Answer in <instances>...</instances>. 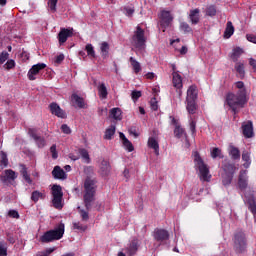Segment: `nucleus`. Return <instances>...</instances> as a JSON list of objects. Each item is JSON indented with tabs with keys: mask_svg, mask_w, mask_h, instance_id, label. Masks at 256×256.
I'll return each mask as SVG.
<instances>
[{
	"mask_svg": "<svg viewBox=\"0 0 256 256\" xmlns=\"http://www.w3.org/2000/svg\"><path fill=\"white\" fill-rule=\"evenodd\" d=\"M226 103L230 109L234 112V115L239 113V109H243L247 103V95L245 91L237 92L236 94L230 92L226 95Z\"/></svg>",
	"mask_w": 256,
	"mask_h": 256,
	"instance_id": "nucleus-1",
	"label": "nucleus"
},
{
	"mask_svg": "<svg viewBox=\"0 0 256 256\" xmlns=\"http://www.w3.org/2000/svg\"><path fill=\"white\" fill-rule=\"evenodd\" d=\"M192 157L194 161V168H195V171L198 172L200 181H205L209 183V181H211L209 166L205 164V161H203V158H201V155L199 154V152L194 151L192 153Z\"/></svg>",
	"mask_w": 256,
	"mask_h": 256,
	"instance_id": "nucleus-2",
	"label": "nucleus"
},
{
	"mask_svg": "<svg viewBox=\"0 0 256 256\" xmlns=\"http://www.w3.org/2000/svg\"><path fill=\"white\" fill-rule=\"evenodd\" d=\"M96 181L91 178H86L84 182V205L89 211L91 209V203L95 201V193L97 191Z\"/></svg>",
	"mask_w": 256,
	"mask_h": 256,
	"instance_id": "nucleus-3",
	"label": "nucleus"
},
{
	"mask_svg": "<svg viewBox=\"0 0 256 256\" xmlns=\"http://www.w3.org/2000/svg\"><path fill=\"white\" fill-rule=\"evenodd\" d=\"M63 235H65V224H58L55 229L46 231L40 238V243H53V241H59V239H63Z\"/></svg>",
	"mask_w": 256,
	"mask_h": 256,
	"instance_id": "nucleus-4",
	"label": "nucleus"
},
{
	"mask_svg": "<svg viewBox=\"0 0 256 256\" xmlns=\"http://www.w3.org/2000/svg\"><path fill=\"white\" fill-rule=\"evenodd\" d=\"M147 43V39L145 38V30L141 28V26L136 27V31L132 37V44L138 51H144Z\"/></svg>",
	"mask_w": 256,
	"mask_h": 256,
	"instance_id": "nucleus-5",
	"label": "nucleus"
},
{
	"mask_svg": "<svg viewBox=\"0 0 256 256\" xmlns=\"http://www.w3.org/2000/svg\"><path fill=\"white\" fill-rule=\"evenodd\" d=\"M52 203L55 209H63V189L59 185L52 187Z\"/></svg>",
	"mask_w": 256,
	"mask_h": 256,
	"instance_id": "nucleus-6",
	"label": "nucleus"
},
{
	"mask_svg": "<svg viewBox=\"0 0 256 256\" xmlns=\"http://www.w3.org/2000/svg\"><path fill=\"white\" fill-rule=\"evenodd\" d=\"M159 19V25L163 32H165L168 27H171V23H173V16L171 15V12L167 10H162L160 12Z\"/></svg>",
	"mask_w": 256,
	"mask_h": 256,
	"instance_id": "nucleus-7",
	"label": "nucleus"
},
{
	"mask_svg": "<svg viewBox=\"0 0 256 256\" xmlns=\"http://www.w3.org/2000/svg\"><path fill=\"white\" fill-rule=\"evenodd\" d=\"M234 245L238 253H243V251H245L247 247V242L245 240V234L243 232H239L235 235Z\"/></svg>",
	"mask_w": 256,
	"mask_h": 256,
	"instance_id": "nucleus-8",
	"label": "nucleus"
},
{
	"mask_svg": "<svg viewBox=\"0 0 256 256\" xmlns=\"http://www.w3.org/2000/svg\"><path fill=\"white\" fill-rule=\"evenodd\" d=\"M249 187V176L247 175V170H241L238 176V189L245 193Z\"/></svg>",
	"mask_w": 256,
	"mask_h": 256,
	"instance_id": "nucleus-9",
	"label": "nucleus"
},
{
	"mask_svg": "<svg viewBox=\"0 0 256 256\" xmlns=\"http://www.w3.org/2000/svg\"><path fill=\"white\" fill-rule=\"evenodd\" d=\"M45 67H47V64L45 63H38L33 65L27 73L29 81H35V79H37L38 74L41 73V71H43Z\"/></svg>",
	"mask_w": 256,
	"mask_h": 256,
	"instance_id": "nucleus-10",
	"label": "nucleus"
},
{
	"mask_svg": "<svg viewBox=\"0 0 256 256\" xmlns=\"http://www.w3.org/2000/svg\"><path fill=\"white\" fill-rule=\"evenodd\" d=\"M172 85L177 89L178 96L181 99L183 95V91H181V89H183V77L180 76L179 72L174 71L172 73Z\"/></svg>",
	"mask_w": 256,
	"mask_h": 256,
	"instance_id": "nucleus-11",
	"label": "nucleus"
},
{
	"mask_svg": "<svg viewBox=\"0 0 256 256\" xmlns=\"http://www.w3.org/2000/svg\"><path fill=\"white\" fill-rule=\"evenodd\" d=\"M28 134L32 139H34V141H35L37 147H39V149H43V147H45L47 145L45 138L37 135V129L29 128Z\"/></svg>",
	"mask_w": 256,
	"mask_h": 256,
	"instance_id": "nucleus-12",
	"label": "nucleus"
},
{
	"mask_svg": "<svg viewBox=\"0 0 256 256\" xmlns=\"http://www.w3.org/2000/svg\"><path fill=\"white\" fill-rule=\"evenodd\" d=\"M98 167H99V173L102 175V177H107L109 173H111V163H109V160L101 158L98 161Z\"/></svg>",
	"mask_w": 256,
	"mask_h": 256,
	"instance_id": "nucleus-13",
	"label": "nucleus"
},
{
	"mask_svg": "<svg viewBox=\"0 0 256 256\" xmlns=\"http://www.w3.org/2000/svg\"><path fill=\"white\" fill-rule=\"evenodd\" d=\"M73 28H61L58 33V41L60 45L67 43L69 37H73Z\"/></svg>",
	"mask_w": 256,
	"mask_h": 256,
	"instance_id": "nucleus-14",
	"label": "nucleus"
},
{
	"mask_svg": "<svg viewBox=\"0 0 256 256\" xmlns=\"http://www.w3.org/2000/svg\"><path fill=\"white\" fill-rule=\"evenodd\" d=\"M153 237L158 243H164V241H168L169 239V232L165 229H156Z\"/></svg>",
	"mask_w": 256,
	"mask_h": 256,
	"instance_id": "nucleus-15",
	"label": "nucleus"
},
{
	"mask_svg": "<svg viewBox=\"0 0 256 256\" xmlns=\"http://www.w3.org/2000/svg\"><path fill=\"white\" fill-rule=\"evenodd\" d=\"M49 107H50V111H51L52 115H55L56 117H59L60 119H65L67 117V113H65L63 111V109H61L59 104L51 103L49 105Z\"/></svg>",
	"mask_w": 256,
	"mask_h": 256,
	"instance_id": "nucleus-16",
	"label": "nucleus"
},
{
	"mask_svg": "<svg viewBox=\"0 0 256 256\" xmlns=\"http://www.w3.org/2000/svg\"><path fill=\"white\" fill-rule=\"evenodd\" d=\"M242 133L244 137H246L247 139H250V137H253V122L248 121L246 123H243Z\"/></svg>",
	"mask_w": 256,
	"mask_h": 256,
	"instance_id": "nucleus-17",
	"label": "nucleus"
},
{
	"mask_svg": "<svg viewBox=\"0 0 256 256\" xmlns=\"http://www.w3.org/2000/svg\"><path fill=\"white\" fill-rule=\"evenodd\" d=\"M119 136L122 141V145L126 149V151H128L129 153L135 151V147H133V143H131V141H129V139H127V137L125 136V134L123 132H120Z\"/></svg>",
	"mask_w": 256,
	"mask_h": 256,
	"instance_id": "nucleus-18",
	"label": "nucleus"
},
{
	"mask_svg": "<svg viewBox=\"0 0 256 256\" xmlns=\"http://www.w3.org/2000/svg\"><path fill=\"white\" fill-rule=\"evenodd\" d=\"M71 101L74 104V106L78 107L79 109H85V106L87 105L85 103V99H83V97H80L77 94L71 95Z\"/></svg>",
	"mask_w": 256,
	"mask_h": 256,
	"instance_id": "nucleus-19",
	"label": "nucleus"
},
{
	"mask_svg": "<svg viewBox=\"0 0 256 256\" xmlns=\"http://www.w3.org/2000/svg\"><path fill=\"white\" fill-rule=\"evenodd\" d=\"M139 249V240L133 239L129 246L125 249L127 255L133 256L135 253H137V250Z\"/></svg>",
	"mask_w": 256,
	"mask_h": 256,
	"instance_id": "nucleus-20",
	"label": "nucleus"
},
{
	"mask_svg": "<svg viewBox=\"0 0 256 256\" xmlns=\"http://www.w3.org/2000/svg\"><path fill=\"white\" fill-rule=\"evenodd\" d=\"M148 147L153 149L155 155L159 156V141L157 140V136L148 138Z\"/></svg>",
	"mask_w": 256,
	"mask_h": 256,
	"instance_id": "nucleus-21",
	"label": "nucleus"
},
{
	"mask_svg": "<svg viewBox=\"0 0 256 256\" xmlns=\"http://www.w3.org/2000/svg\"><path fill=\"white\" fill-rule=\"evenodd\" d=\"M17 179V174L13 170H5L4 175L1 176V181L3 183L7 181H15Z\"/></svg>",
	"mask_w": 256,
	"mask_h": 256,
	"instance_id": "nucleus-22",
	"label": "nucleus"
},
{
	"mask_svg": "<svg viewBox=\"0 0 256 256\" xmlns=\"http://www.w3.org/2000/svg\"><path fill=\"white\" fill-rule=\"evenodd\" d=\"M186 110L189 115L197 113V100H186Z\"/></svg>",
	"mask_w": 256,
	"mask_h": 256,
	"instance_id": "nucleus-23",
	"label": "nucleus"
},
{
	"mask_svg": "<svg viewBox=\"0 0 256 256\" xmlns=\"http://www.w3.org/2000/svg\"><path fill=\"white\" fill-rule=\"evenodd\" d=\"M20 173L24 179V181H26V183H28V185H33V180L31 179V175H29V172L27 171V166H25L24 164L20 165Z\"/></svg>",
	"mask_w": 256,
	"mask_h": 256,
	"instance_id": "nucleus-24",
	"label": "nucleus"
},
{
	"mask_svg": "<svg viewBox=\"0 0 256 256\" xmlns=\"http://www.w3.org/2000/svg\"><path fill=\"white\" fill-rule=\"evenodd\" d=\"M52 175L54 179H67V174L64 169H61L59 166H55Z\"/></svg>",
	"mask_w": 256,
	"mask_h": 256,
	"instance_id": "nucleus-25",
	"label": "nucleus"
},
{
	"mask_svg": "<svg viewBox=\"0 0 256 256\" xmlns=\"http://www.w3.org/2000/svg\"><path fill=\"white\" fill-rule=\"evenodd\" d=\"M243 53H245V51H243L241 47H236L232 50L230 58L234 63H237L239 62V58L241 57V55H243Z\"/></svg>",
	"mask_w": 256,
	"mask_h": 256,
	"instance_id": "nucleus-26",
	"label": "nucleus"
},
{
	"mask_svg": "<svg viewBox=\"0 0 256 256\" xmlns=\"http://www.w3.org/2000/svg\"><path fill=\"white\" fill-rule=\"evenodd\" d=\"M245 201L248 203V209L251 211V213L256 215V203H255V198L253 196H247L245 194Z\"/></svg>",
	"mask_w": 256,
	"mask_h": 256,
	"instance_id": "nucleus-27",
	"label": "nucleus"
},
{
	"mask_svg": "<svg viewBox=\"0 0 256 256\" xmlns=\"http://www.w3.org/2000/svg\"><path fill=\"white\" fill-rule=\"evenodd\" d=\"M186 101H197V87L190 86L187 90Z\"/></svg>",
	"mask_w": 256,
	"mask_h": 256,
	"instance_id": "nucleus-28",
	"label": "nucleus"
},
{
	"mask_svg": "<svg viewBox=\"0 0 256 256\" xmlns=\"http://www.w3.org/2000/svg\"><path fill=\"white\" fill-rule=\"evenodd\" d=\"M199 13H201V11L198 8L190 10L189 19L192 25H197V23H199Z\"/></svg>",
	"mask_w": 256,
	"mask_h": 256,
	"instance_id": "nucleus-29",
	"label": "nucleus"
},
{
	"mask_svg": "<svg viewBox=\"0 0 256 256\" xmlns=\"http://www.w3.org/2000/svg\"><path fill=\"white\" fill-rule=\"evenodd\" d=\"M228 153L231 157V159L237 160V159H241V152L239 151V148L230 145L228 147Z\"/></svg>",
	"mask_w": 256,
	"mask_h": 256,
	"instance_id": "nucleus-30",
	"label": "nucleus"
},
{
	"mask_svg": "<svg viewBox=\"0 0 256 256\" xmlns=\"http://www.w3.org/2000/svg\"><path fill=\"white\" fill-rule=\"evenodd\" d=\"M234 69L238 73V75L241 79H243V77H245V63H243L241 61L235 62Z\"/></svg>",
	"mask_w": 256,
	"mask_h": 256,
	"instance_id": "nucleus-31",
	"label": "nucleus"
},
{
	"mask_svg": "<svg viewBox=\"0 0 256 256\" xmlns=\"http://www.w3.org/2000/svg\"><path fill=\"white\" fill-rule=\"evenodd\" d=\"M129 62L136 75L141 73V63H139V61H137L134 57H130Z\"/></svg>",
	"mask_w": 256,
	"mask_h": 256,
	"instance_id": "nucleus-32",
	"label": "nucleus"
},
{
	"mask_svg": "<svg viewBox=\"0 0 256 256\" xmlns=\"http://www.w3.org/2000/svg\"><path fill=\"white\" fill-rule=\"evenodd\" d=\"M235 33V27H233V23L228 21L226 24V29L224 32L225 39H229Z\"/></svg>",
	"mask_w": 256,
	"mask_h": 256,
	"instance_id": "nucleus-33",
	"label": "nucleus"
},
{
	"mask_svg": "<svg viewBox=\"0 0 256 256\" xmlns=\"http://www.w3.org/2000/svg\"><path fill=\"white\" fill-rule=\"evenodd\" d=\"M110 117L115 119V121H121V119H123L122 112L119 108H112L110 110Z\"/></svg>",
	"mask_w": 256,
	"mask_h": 256,
	"instance_id": "nucleus-34",
	"label": "nucleus"
},
{
	"mask_svg": "<svg viewBox=\"0 0 256 256\" xmlns=\"http://www.w3.org/2000/svg\"><path fill=\"white\" fill-rule=\"evenodd\" d=\"M242 161H244L245 163L243 164V166L245 167V169H249V167L251 166V154L247 151H244L242 153Z\"/></svg>",
	"mask_w": 256,
	"mask_h": 256,
	"instance_id": "nucleus-35",
	"label": "nucleus"
},
{
	"mask_svg": "<svg viewBox=\"0 0 256 256\" xmlns=\"http://www.w3.org/2000/svg\"><path fill=\"white\" fill-rule=\"evenodd\" d=\"M100 51H101L102 57L104 59H107V57H109V43L102 42L100 45Z\"/></svg>",
	"mask_w": 256,
	"mask_h": 256,
	"instance_id": "nucleus-36",
	"label": "nucleus"
},
{
	"mask_svg": "<svg viewBox=\"0 0 256 256\" xmlns=\"http://www.w3.org/2000/svg\"><path fill=\"white\" fill-rule=\"evenodd\" d=\"M39 199H45V192L33 191L31 194V201L37 203Z\"/></svg>",
	"mask_w": 256,
	"mask_h": 256,
	"instance_id": "nucleus-37",
	"label": "nucleus"
},
{
	"mask_svg": "<svg viewBox=\"0 0 256 256\" xmlns=\"http://www.w3.org/2000/svg\"><path fill=\"white\" fill-rule=\"evenodd\" d=\"M98 93H99L100 99H107V95H108L107 86H105L104 83L99 85Z\"/></svg>",
	"mask_w": 256,
	"mask_h": 256,
	"instance_id": "nucleus-38",
	"label": "nucleus"
},
{
	"mask_svg": "<svg viewBox=\"0 0 256 256\" xmlns=\"http://www.w3.org/2000/svg\"><path fill=\"white\" fill-rule=\"evenodd\" d=\"M234 175L232 174H223L222 175V184L224 187H229L231 185V182L233 181Z\"/></svg>",
	"mask_w": 256,
	"mask_h": 256,
	"instance_id": "nucleus-39",
	"label": "nucleus"
},
{
	"mask_svg": "<svg viewBox=\"0 0 256 256\" xmlns=\"http://www.w3.org/2000/svg\"><path fill=\"white\" fill-rule=\"evenodd\" d=\"M224 174L226 175H234L235 176V165L233 164H226L223 166Z\"/></svg>",
	"mask_w": 256,
	"mask_h": 256,
	"instance_id": "nucleus-40",
	"label": "nucleus"
},
{
	"mask_svg": "<svg viewBox=\"0 0 256 256\" xmlns=\"http://www.w3.org/2000/svg\"><path fill=\"white\" fill-rule=\"evenodd\" d=\"M113 135H115V126L111 125L109 128L106 129L104 139L111 140L113 139Z\"/></svg>",
	"mask_w": 256,
	"mask_h": 256,
	"instance_id": "nucleus-41",
	"label": "nucleus"
},
{
	"mask_svg": "<svg viewBox=\"0 0 256 256\" xmlns=\"http://www.w3.org/2000/svg\"><path fill=\"white\" fill-rule=\"evenodd\" d=\"M79 154L81 155L82 159L84 160V163H91V158L89 157V152L82 148L79 150Z\"/></svg>",
	"mask_w": 256,
	"mask_h": 256,
	"instance_id": "nucleus-42",
	"label": "nucleus"
},
{
	"mask_svg": "<svg viewBox=\"0 0 256 256\" xmlns=\"http://www.w3.org/2000/svg\"><path fill=\"white\" fill-rule=\"evenodd\" d=\"M85 51L87 52L88 57H92L95 59V48L92 44H87L85 47Z\"/></svg>",
	"mask_w": 256,
	"mask_h": 256,
	"instance_id": "nucleus-43",
	"label": "nucleus"
},
{
	"mask_svg": "<svg viewBox=\"0 0 256 256\" xmlns=\"http://www.w3.org/2000/svg\"><path fill=\"white\" fill-rule=\"evenodd\" d=\"M0 167H7L9 165V160L7 159V154L5 152H1L0 154Z\"/></svg>",
	"mask_w": 256,
	"mask_h": 256,
	"instance_id": "nucleus-44",
	"label": "nucleus"
},
{
	"mask_svg": "<svg viewBox=\"0 0 256 256\" xmlns=\"http://www.w3.org/2000/svg\"><path fill=\"white\" fill-rule=\"evenodd\" d=\"M206 15H208L209 17H215L217 15V8H215L214 5L209 6L206 9Z\"/></svg>",
	"mask_w": 256,
	"mask_h": 256,
	"instance_id": "nucleus-45",
	"label": "nucleus"
},
{
	"mask_svg": "<svg viewBox=\"0 0 256 256\" xmlns=\"http://www.w3.org/2000/svg\"><path fill=\"white\" fill-rule=\"evenodd\" d=\"M211 157L213 159H217L219 157L220 159H223V154L221 153V149L219 148H214L211 152Z\"/></svg>",
	"mask_w": 256,
	"mask_h": 256,
	"instance_id": "nucleus-46",
	"label": "nucleus"
},
{
	"mask_svg": "<svg viewBox=\"0 0 256 256\" xmlns=\"http://www.w3.org/2000/svg\"><path fill=\"white\" fill-rule=\"evenodd\" d=\"M0 256H7V242L0 241Z\"/></svg>",
	"mask_w": 256,
	"mask_h": 256,
	"instance_id": "nucleus-47",
	"label": "nucleus"
},
{
	"mask_svg": "<svg viewBox=\"0 0 256 256\" xmlns=\"http://www.w3.org/2000/svg\"><path fill=\"white\" fill-rule=\"evenodd\" d=\"M59 0H48V7L52 13H55L57 11V2Z\"/></svg>",
	"mask_w": 256,
	"mask_h": 256,
	"instance_id": "nucleus-48",
	"label": "nucleus"
},
{
	"mask_svg": "<svg viewBox=\"0 0 256 256\" xmlns=\"http://www.w3.org/2000/svg\"><path fill=\"white\" fill-rule=\"evenodd\" d=\"M123 11L126 17H133V13H135V8L126 6L123 8Z\"/></svg>",
	"mask_w": 256,
	"mask_h": 256,
	"instance_id": "nucleus-49",
	"label": "nucleus"
},
{
	"mask_svg": "<svg viewBox=\"0 0 256 256\" xmlns=\"http://www.w3.org/2000/svg\"><path fill=\"white\" fill-rule=\"evenodd\" d=\"M150 107H151L152 111H157V109H159V101H157L156 97H153L150 100Z\"/></svg>",
	"mask_w": 256,
	"mask_h": 256,
	"instance_id": "nucleus-50",
	"label": "nucleus"
},
{
	"mask_svg": "<svg viewBox=\"0 0 256 256\" xmlns=\"http://www.w3.org/2000/svg\"><path fill=\"white\" fill-rule=\"evenodd\" d=\"M237 89H239L238 93L244 91V94L247 95V90L245 89V83L243 81H238L235 83Z\"/></svg>",
	"mask_w": 256,
	"mask_h": 256,
	"instance_id": "nucleus-51",
	"label": "nucleus"
},
{
	"mask_svg": "<svg viewBox=\"0 0 256 256\" xmlns=\"http://www.w3.org/2000/svg\"><path fill=\"white\" fill-rule=\"evenodd\" d=\"M189 121H190V123H189L190 131H191L192 135H195L197 122H195V120H193V117H190Z\"/></svg>",
	"mask_w": 256,
	"mask_h": 256,
	"instance_id": "nucleus-52",
	"label": "nucleus"
},
{
	"mask_svg": "<svg viewBox=\"0 0 256 256\" xmlns=\"http://www.w3.org/2000/svg\"><path fill=\"white\" fill-rule=\"evenodd\" d=\"M73 229H77L78 231H86L87 226H83V224H81L80 222H74Z\"/></svg>",
	"mask_w": 256,
	"mask_h": 256,
	"instance_id": "nucleus-53",
	"label": "nucleus"
},
{
	"mask_svg": "<svg viewBox=\"0 0 256 256\" xmlns=\"http://www.w3.org/2000/svg\"><path fill=\"white\" fill-rule=\"evenodd\" d=\"M180 28L182 31H184V33H191V26H189V24H187V22H182L180 24Z\"/></svg>",
	"mask_w": 256,
	"mask_h": 256,
	"instance_id": "nucleus-54",
	"label": "nucleus"
},
{
	"mask_svg": "<svg viewBox=\"0 0 256 256\" xmlns=\"http://www.w3.org/2000/svg\"><path fill=\"white\" fill-rule=\"evenodd\" d=\"M50 153L52 154V158L57 159L59 157L58 153H57V145H52L50 147Z\"/></svg>",
	"mask_w": 256,
	"mask_h": 256,
	"instance_id": "nucleus-55",
	"label": "nucleus"
},
{
	"mask_svg": "<svg viewBox=\"0 0 256 256\" xmlns=\"http://www.w3.org/2000/svg\"><path fill=\"white\" fill-rule=\"evenodd\" d=\"M15 67V60L10 59L4 64L5 69H13Z\"/></svg>",
	"mask_w": 256,
	"mask_h": 256,
	"instance_id": "nucleus-56",
	"label": "nucleus"
},
{
	"mask_svg": "<svg viewBox=\"0 0 256 256\" xmlns=\"http://www.w3.org/2000/svg\"><path fill=\"white\" fill-rule=\"evenodd\" d=\"M7 59H9V54L7 52H2L0 55V65H3V63H5V61H7Z\"/></svg>",
	"mask_w": 256,
	"mask_h": 256,
	"instance_id": "nucleus-57",
	"label": "nucleus"
},
{
	"mask_svg": "<svg viewBox=\"0 0 256 256\" xmlns=\"http://www.w3.org/2000/svg\"><path fill=\"white\" fill-rule=\"evenodd\" d=\"M29 53L25 50H23L20 54V59L21 61H23L24 63L27 62V60L29 59Z\"/></svg>",
	"mask_w": 256,
	"mask_h": 256,
	"instance_id": "nucleus-58",
	"label": "nucleus"
},
{
	"mask_svg": "<svg viewBox=\"0 0 256 256\" xmlns=\"http://www.w3.org/2000/svg\"><path fill=\"white\" fill-rule=\"evenodd\" d=\"M80 215L82 217V221H88L89 220V212L85 210H80Z\"/></svg>",
	"mask_w": 256,
	"mask_h": 256,
	"instance_id": "nucleus-59",
	"label": "nucleus"
},
{
	"mask_svg": "<svg viewBox=\"0 0 256 256\" xmlns=\"http://www.w3.org/2000/svg\"><path fill=\"white\" fill-rule=\"evenodd\" d=\"M8 215L12 217V219H19V212H17V210H10Z\"/></svg>",
	"mask_w": 256,
	"mask_h": 256,
	"instance_id": "nucleus-60",
	"label": "nucleus"
},
{
	"mask_svg": "<svg viewBox=\"0 0 256 256\" xmlns=\"http://www.w3.org/2000/svg\"><path fill=\"white\" fill-rule=\"evenodd\" d=\"M61 131H62L63 133H65L66 135L71 134V128H69V126H68L67 124H63V125L61 126Z\"/></svg>",
	"mask_w": 256,
	"mask_h": 256,
	"instance_id": "nucleus-61",
	"label": "nucleus"
},
{
	"mask_svg": "<svg viewBox=\"0 0 256 256\" xmlns=\"http://www.w3.org/2000/svg\"><path fill=\"white\" fill-rule=\"evenodd\" d=\"M131 97L133 101H137L141 97V91H133Z\"/></svg>",
	"mask_w": 256,
	"mask_h": 256,
	"instance_id": "nucleus-62",
	"label": "nucleus"
},
{
	"mask_svg": "<svg viewBox=\"0 0 256 256\" xmlns=\"http://www.w3.org/2000/svg\"><path fill=\"white\" fill-rule=\"evenodd\" d=\"M247 41L250 43H255L256 44V36L253 34H247L246 35Z\"/></svg>",
	"mask_w": 256,
	"mask_h": 256,
	"instance_id": "nucleus-63",
	"label": "nucleus"
},
{
	"mask_svg": "<svg viewBox=\"0 0 256 256\" xmlns=\"http://www.w3.org/2000/svg\"><path fill=\"white\" fill-rule=\"evenodd\" d=\"M249 65L252 67L254 73H256V60L254 58L249 59Z\"/></svg>",
	"mask_w": 256,
	"mask_h": 256,
	"instance_id": "nucleus-64",
	"label": "nucleus"
}]
</instances>
